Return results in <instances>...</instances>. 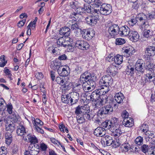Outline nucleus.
<instances>
[{
  "label": "nucleus",
  "mask_w": 155,
  "mask_h": 155,
  "mask_svg": "<svg viewBox=\"0 0 155 155\" xmlns=\"http://www.w3.org/2000/svg\"><path fill=\"white\" fill-rule=\"evenodd\" d=\"M86 99L92 101H96L95 108H97L100 107L101 106L105 104L107 101V96L101 95V91L99 89L94 91L91 95L87 96Z\"/></svg>",
  "instance_id": "obj_1"
},
{
  "label": "nucleus",
  "mask_w": 155,
  "mask_h": 155,
  "mask_svg": "<svg viewBox=\"0 0 155 155\" xmlns=\"http://www.w3.org/2000/svg\"><path fill=\"white\" fill-rule=\"evenodd\" d=\"M70 40L69 37H60L57 41V45L58 47H68L69 51H73L74 50V47L71 44L69 41Z\"/></svg>",
  "instance_id": "obj_2"
},
{
  "label": "nucleus",
  "mask_w": 155,
  "mask_h": 155,
  "mask_svg": "<svg viewBox=\"0 0 155 155\" xmlns=\"http://www.w3.org/2000/svg\"><path fill=\"white\" fill-rule=\"evenodd\" d=\"M99 11L97 9H94V11L92 13L91 15L88 16L85 18L86 23L88 25L94 26L96 25L99 19Z\"/></svg>",
  "instance_id": "obj_3"
},
{
  "label": "nucleus",
  "mask_w": 155,
  "mask_h": 155,
  "mask_svg": "<svg viewBox=\"0 0 155 155\" xmlns=\"http://www.w3.org/2000/svg\"><path fill=\"white\" fill-rule=\"evenodd\" d=\"M137 19L138 23L142 29H147L149 27V25L147 21V16L143 13L137 15L136 17Z\"/></svg>",
  "instance_id": "obj_4"
},
{
  "label": "nucleus",
  "mask_w": 155,
  "mask_h": 155,
  "mask_svg": "<svg viewBox=\"0 0 155 155\" xmlns=\"http://www.w3.org/2000/svg\"><path fill=\"white\" fill-rule=\"evenodd\" d=\"M96 79V76L94 73H91L86 71L83 73L80 76V81L81 83L87 82V81H94Z\"/></svg>",
  "instance_id": "obj_5"
},
{
  "label": "nucleus",
  "mask_w": 155,
  "mask_h": 155,
  "mask_svg": "<svg viewBox=\"0 0 155 155\" xmlns=\"http://www.w3.org/2000/svg\"><path fill=\"white\" fill-rule=\"evenodd\" d=\"M113 83L111 77L110 76H103L100 80L99 83L100 86H108L110 87Z\"/></svg>",
  "instance_id": "obj_6"
},
{
  "label": "nucleus",
  "mask_w": 155,
  "mask_h": 155,
  "mask_svg": "<svg viewBox=\"0 0 155 155\" xmlns=\"http://www.w3.org/2000/svg\"><path fill=\"white\" fill-rule=\"evenodd\" d=\"M111 7L110 4H103L102 5L99 11V14L103 15H108L112 12Z\"/></svg>",
  "instance_id": "obj_7"
},
{
  "label": "nucleus",
  "mask_w": 155,
  "mask_h": 155,
  "mask_svg": "<svg viewBox=\"0 0 155 155\" xmlns=\"http://www.w3.org/2000/svg\"><path fill=\"white\" fill-rule=\"evenodd\" d=\"M83 83V89L86 92L93 90L96 86V83L94 81H87Z\"/></svg>",
  "instance_id": "obj_8"
},
{
  "label": "nucleus",
  "mask_w": 155,
  "mask_h": 155,
  "mask_svg": "<svg viewBox=\"0 0 155 155\" xmlns=\"http://www.w3.org/2000/svg\"><path fill=\"white\" fill-rule=\"evenodd\" d=\"M113 111L112 106L110 105H108L101 108L99 110L98 114L100 115L110 114Z\"/></svg>",
  "instance_id": "obj_9"
},
{
  "label": "nucleus",
  "mask_w": 155,
  "mask_h": 155,
  "mask_svg": "<svg viewBox=\"0 0 155 155\" xmlns=\"http://www.w3.org/2000/svg\"><path fill=\"white\" fill-rule=\"evenodd\" d=\"M75 45L76 47L82 50H86L89 46L87 42L82 40H77L75 42Z\"/></svg>",
  "instance_id": "obj_10"
},
{
  "label": "nucleus",
  "mask_w": 155,
  "mask_h": 155,
  "mask_svg": "<svg viewBox=\"0 0 155 155\" xmlns=\"http://www.w3.org/2000/svg\"><path fill=\"white\" fill-rule=\"evenodd\" d=\"M76 9V13L73 12L71 13V17L73 18V20L74 21H79V19H78V17H79V16H80V15L81 13H83L84 12V8L81 7H78L77 6Z\"/></svg>",
  "instance_id": "obj_11"
},
{
  "label": "nucleus",
  "mask_w": 155,
  "mask_h": 155,
  "mask_svg": "<svg viewBox=\"0 0 155 155\" xmlns=\"http://www.w3.org/2000/svg\"><path fill=\"white\" fill-rule=\"evenodd\" d=\"M94 31L93 30L91 31L88 29H84L81 32L83 37L85 39L89 40L91 39L94 36Z\"/></svg>",
  "instance_id": "obj_12"
},
{
  "label": "nucleus",
  "mask_w": 155,
  "mask_h": 155,
  "mask_svg": "<svg viewBox=\"0 0 155 155\" xmlns=\"http://www.w3.org/2000/svg\"><path fill=\"white\" fill-rule=\"evenodd\" d=\"M5 123L6 130L12 133L15 129V125L11 120L5 119L4 121Z\"/></svg>",
  "instance_id": "obj_13"
},
{
  "label": "nucleus",
  "mask_w": 155,
  "mask_h": 155,
  "mask_svg": "<svg viewBox=\"0 0 155 155\" xmlns=\"http://www.w3.org/2000/svg\"><path fill=\"white\" fill-rule=\"evenodd\" d=\"M119 29V27L117 25H114L109 27L108 32L110 35L113 38L117 35Z\"/></svg>",
  "instance_id": "obj_14"
},
{
  "label": "nucleus",
  "mask_w": 155,
  "mask_h": 155,
  "mask_svg": "<svg viewBox=\"0 0 155 155\" xmlns=\"http://www.w3.org/2000/svg\"><path fill=\"white\" fill-rule=\"evenodd\" d=\"M129 38L130 40L133 42H137L139 38V35L137 31L130 30L128 35Z\"/></svg>",
  "instance_id": "obj_15"
},
{
  "label": "nucleus",
  "mask_w": 155,
  "mask_h": 155,
  "mask_svg": "<svg viewBox=\"0 0 155 155\" xmlns=\"http://www.w3.org/2000/svg\"><path fill=\"white\" fill-rule=\"evenodd\" d=\"M144 66L143 60L139 59L135 64V70L138 71L143 73L145 70Z\"/></svg>",
  "instance_id": "obj_16"
},
{
  "label": "nucleus",
  "mask_w": 155,
  "mask_h": 155,
  "mask_svg": "<svg viewBox=\"0 0 155 155\" xmlns=\"http://www.w3.org/2000/svg\"><path fill=\"white\" fill-rule=\"evenodd\" d=\"M70 104L71 105L77 103L79 99V96L78 93L76 92H73L70 93Z\"/></svg>",
  "instance_id": "obj_17"
},
{
  "label": "nucleus",
  "mask_w": 155,
  "mask_h": 155,
  "mask_svg": "<svg viewBox=\"0 0 155 155\" xmlns=\"http://www.w3.org/2000/svg\"><path fill=\"white\" fill-rule=\"evenodd\" d=\"M110 130L112 132V135L115 137L119 136L122 133L120 125L113 126Z\"/></svg>",
  "instance_id": "obj_18"
},
{
  "label": "nucleus",
  "mask_w": 155,
  "mask_h": 155,
  "mask_svg": "<svg viewBox=\"0 0 155 155\" xmlns=\"http://www.w3.org/2000/svg\"><path fill=\"white\" fill-rule=\"evenodd\" d=\"M130 31L127 26H124L119 28L118 33L121 36H125L129 35Z\"/></svg>",
  "instance_id": "obj_19"
},
{
  "label": "nucleus",
  "mask_w": 155,
  "mask_h": 155,
  "mask_svg": "<svg viewBox=\"0 0 155 155\" xmlns=\"http://www.w3.org/2000/svg\"><path fill=\"white\" fill-rule=\"evenodd\" d=\"M134 50L132 46L129 45L124 47L122 48L123 53L124 54H126L127 56L132 55Z\"/></svg>",
  "instance_id": "obj_20"
},
{
  "label": "nucleus",
  "mask_w": 155,
  "mask_h": 155,
  "mask_svg": "<svg viewBox=\"0 0 155 155\" xmlns=\"http://www.w3.org/2000/svg\"><path fill=\"white\" fill-rule=\"evenodd\" d=\"M23 138L25 140L31 143H35L38 141L37 139L35 136L30 134H27L25 137L24 136Z\"/></svg>",
  "instance_id": "obj_21"
},
{
  "label": "nucleus",
  "mask_w": 155,
  "mask_h": 155,
  "mask_svg": "<svg viewBox=\"0 0 155 155\" xmlns=\"http://www.w3.org/2000/svg\"><path fill=\"white\" fill-rule=\"evenodd\" d=\"M94 133L97 137H102L105 134L106 130L105 128L99 127L95 130Z\"/></svg>",
  "instance_id": "obj_22"
},
{
  "label": "nucleus",
  "mask_w": 155,
  "mask_h": 155,
  "mask_svg": "<svg viewBox=\"0 0 155 155\" xmlns=\"http://www.w3.org/2000/svg\"><path fill=\"white\" fill-rule=\"evenodd\" d=\"M106 71L110 75L114 76L117 73V69L115 66L111 65L107 68Z\"/></svg>",
  "instance_id": "obj_23"
},
{
  "label": "nucleus",
  "mask_w": 155,
  "mask_h": 155,
  "mask_svg": "<svg viewBox=\"0 0 155 155\" xmlns=\"http://www.w3.org/2000/svg\"><path fill=\"white\" fill-rule=\"evenodd\" d=\"M87 109V108L83 106H78L76 108L75 111V113L77 115V120L80 119L81 118V117H80V116L78 117V115L80 114L83 115Z\"/></svg>",
  "instance_id": "obj_24"
},
{
  "label": "nucleus",
  "mask_w": 155,
  "mask_h": 155,
  "mask_svg": "<svg viewBox=\"0 0 155 155\" xmlns=\"http://www.w3.org/2000/svg\"><path fill=\"white\" fill-rule=\"evenodd\" d=\"M145 82H150L151 81V80L155 77V74L153 71L151 70H149L145 75Z\"/></svg>",
  "instance_id": "obj_25"
},
{
  "label": "nucleus",
  "mask_w": 155,
  "mask_h": 155,
  "mask_svg": "<svg viewBox=\"0 0 155 155\" xmlns=\"http://www.w3.org/2000/svg\"><path fill=\"white\" fill-rule=\"evenodd\" d=\"M69 67L68 66H65L64 68H62L61 69H58V72L61 76L62 77L67 76L69 73L68 71Z\"/></svg>",
  "instance_id": "obj_26"
},
{
  "label": "nucleus",
  "mask_w": 155,
  "mask_h": 155,
  "mask_svg": "<svg viewBox=\"0 0 155 155\" xmlns=\"http://www.w3.org/2000/svg\"><path fill=\"white\" fill-rule=\"evenodd\" d=\"M59 32L60 35H64L66 37V36H68L70 34V29L68 27H64L61 28Z\"/></svg>",
  "instance_id": "obj_27"
},
{
  "label": "nucleus",
  "mask_w": 155,
  "mask_h": 155,
  "mask_svg": "<svg viewBox=\"0 0 155 155\" xmlns=\"http://www.w3.org/2000/svg\"><path fill=\"white\" fill-rule=\"evenodd\" d=\"M115 100L118 104L122 103L124 99V96L121 92L116 93L114 96Z\"/></svg>",
  "instance_id": "obj_28"
},
{
  "label": "nucleus",
  "mask_w": 155,
  "mask_h": 155,
  "mask_svg": "<svg viewBox=\"0 0 155 155\" xmlns=\"http://www.w3.org/2000/svg\"><path fill=\"white\" fill-rule=\"evenodd\" d=\"M16 132L18 135L21 136L27 134L25 128L23 125H19L17 127Z\"/></svg>",
  "instance_id": "obj_29"
},
{
  "label": "nucleus",
  "mask_w": 155,
  "mask_h": 155,
  "mask_svg": "<svg viewBox=\"0 0 155 155\" xmlns=\"http://www.w3.org/2000/svg\"><path fill=\"white\" fill-rule=\"evenodd\" d=\"M70 93H65L61 97V101L63 102L66 104L70 103Z\"/></svg>",
  "instance_id": "obj_30"
},
{
  "label": "nucleus",
  "mask_w": 155,
  "mask_h": 155,
  "mask_svg": "<svg viewBox=\"0 0 155 155\" xmlns=\"http://www.w3.org/2000/svg\"><path fill=\"white\" fill-rule=\"evenodd\" d=\"M146 53L149 56H153L155 54V47L148 46L145 51Z\"/></svg>",
  "instance_id": "obj_31"
},
{
  "label": "nucleus",
  "mask_w": 155,
  "mask_h": 155,
  "mask_svg": "<svg viewBox=\"0 0 155 155\" xmlns=\"http://www.w3.org/2000/svg\"><path fill=\"white\" fill-rule=\"evenodd\" d=\"M123 124L126 127H130L133 125V122L132 119H124L123 121Z\"/></svg>",
  "instance_id": "obj_32"
},
{
  "label": "nucleus",
  "mask_w": 155,
  "mask_h": 155,
  "mask_svg": "<svg viewBox=\"0 0 155 155\" xmlns=\"http://www.w3.org/2000/svg\"><path fill=\"white\" fill-rule=\"evenodd\" d=\"M6 143L9 145L12 141V136L11 133L7 132L5 134Z\"/></svg>",
  "instance_id": "obj_33"
},
{
  "label": "nucleus",
  "mask_w": 155,
  "mask_h": 155,
  "mask_svg": "<svg viewBox=\"0 0 155 155\" xmlns=\"http://www.w3.org/2000/svg\"><path fill=\"white\" fill-rule=\"evenodd\" d=\"M121 151L122 152H127L130 150L131 151L132 149L130 145L128 143L122 144L120 147Z\"/></svg>",
  "instance_id": "obj_34"
},
{
  "label": "nucleus",
  "mask_w": 155,
  "mask_h": 155,
  "mask_svg": "<svg viewBox=\"0 0 155 155\" xmlns=\"http://www.w3.org/2000/svg\"><path fill=\"white\" fill-rule=\"evenodd\" d=\"M83 117L85 120H90L93 118V115L90 112L89 110L87 108L83 114Z\"/></svg>",
  "instance_id": "obj_35"
},
{
  "label": "nucleus",
  "mask_w": 155,
  "mask_h": 155,
  "mask_svg": "<svg viewBox=\"0 0 155 155\" xmlns=\"http://www.w3.org/2000/svg\"><path fill=\"white\" fill-rule=\"evenodd\" d=\"M123 57L122 55L117 54L116 56L114 59V62L117 65L121 64L123 62Z\"/></svg>",
  "instance_id": "obj_36"
},
{
  "label": "nucleus",
  "mask_w": 155,
  "mask_h": 155,
  "mask_svg": "<svg viewBox=\"0 0 155 155\" xmlns=\"http://www.w3.org/2000/svg\"><path fill=\"white\" fill-rule=\"evenodd\" d=\"M74 21H76L73 20V18H72V20H70L68 22L69 24L71 25V29H73V30H81V29L79 28L78 23L76 22L75 23H74V24H72L73 23V22Z\"/></svg>",
  "instance_id": "obj_37"
},
{
  "label": "nucleus",
  "mask_w": 155,
  "mask_h": 155,
  "mask_svg": "<svg viewBox=\"0 0 155 155\" xmlns=\"http://www.w3.org/2000/svg\"><path fill=\"white\" fill-rule=\"evenodd\" d=\"M110 87L108 86H101L100 89H99L101 91V95H105L110 89Z\"/></svg>",
  "instance_id": "obj_38"
},
{
  "label": "nucleus",
  "mask_w": 155,
  "mask_h": 155,
  "mask_svg": "<svg viewBox=\"0 0 155 155\" xmlns=\"http://www.w3.org/2000/svg\"><path fill=\"white\" fill-rule=\"evenodd\" d=\"M140 130H142V132L144 133L145 135L148 136L150 132L148 130V126L146 124H143L140 128Z\"/></svg>",
  "instance_id": "obj_39"
},
{
  "label": "nucleus",
  "mask_w": 155,
  "mask_h": 155,
  "mask_svg": "<svg viewBox=\"0 0 155 155\" xmlns=\"http://www.w3.org/2000/svg\"><path fill=\"white\" fill-rule=\"evenodd\" d=\"M106 145L107 146L111 145L113 142L112 138L111 137L106 135L104 137Z\"/></svg>",
  "instance_id": "obj_40"
},
{
  "label": "nucleus",
  "mask_w": 155,
  "mask_h": 155,
  "mask_svg": "<svg viewBox=\"0 0 155 155\" xmlns=\"http://www.w3.org/2000/svg\"><path fill=\"white\" fill-rule=\"evenodd\" d=\"M126 71L127 74L132 76L134 74V68L131 65H128L127 66Z\"/></svg>",
  "instance_id": "obj_41"
},
{
  "label": "nucleus",
  "mask_w": 155,
  "mask_h": 155,
  "mask_svg": "<svg viewBox=\"0 0 155 155\" xmlns=\"http://www.w3.org/2000/svg\"><path fill=\"white\" fill-rule=\"evenodd\" d=\"M153 31L149 29H145L144 31L143 36L147 38H150L152 34Z\"/></svg>",
  "instance_id": "obj_42"
},
{
  "label": "nucleus",
  "mask_w": 155,
  "mask_h": 155,
  "mask_svg": "<svg viewBox=\"0 0 155 155\" xmlns=\"http://www.w3.org/2000/svg\"><path fill=\"white\" fill-rule=\"evenodd\" d=\"M6 107V104L5 101L3 99L0 98V110H4Z\"/></svg>",
  "instance_id": "obj_43"
},
{
  "label": "nucleus",
  "mask_w": 155,
  "mask_h": 155,
  "mask_svg": "<svg viewBox=\"0 0 155 155\" xmlns=\"http://www.w3.org/2000/svg\"><path fill=\"white\" fill-rule=\"evenodd\" d=\"M110 123H111L113 127L116 126V125H120L119 124V121L118 119L115 117H113L110 120Z\"/></svg>",
  "instance_id": "obj_44"
},
{
  "label": "nucleus",
  "mask_w": 155,
  "mask_h": 155,
  "mask_svg": "<svg viewBox=\"0 0 155 155\" xmlns=\"http://www.w3.org/2000/svg\"><path fill=\"white\" fill-rule=\"evenodd\" d=\"M153 147L149 149L148 155H155V140L153 143Z\"/></svg>",
  "instance_id": "obj_45"
},
{
  "label": "nucleus",
  "mask_w": 155,
  "mask_h": 155,
  "mask_svg": "<svg viewBox=\"0 0 155 155\" xmlns=\"http://www.w3.org/2000/svg\"><path fill=\"white\" fill-rule=\"evenodd\" d=\"M34 123H33V124L35 127H36V126H38V125L41 126L43 125V122L39 119L36 118L35 119L34 118Z\"/></svg>",
  "instance_id": "obj_46"
},
{
  "label": "nucleus",
  "mask_w": 155,
  "mask_h": 155,
  "mask_svg": "<svg viewBox=\"0 0 155 155\" xmlns=\"http://www.w3.org/2000/svg\"><path fill=\"white\" fill-rule=\"evenodd\" d=\"M126 41L125 39L121 38H117L116 39L115 44L117 45H121L125 43Z\"/></svg>",
  "instance_id": "obj_47"
},
{
  "label": "nucleus",
  "mask_w": 155,
  "mask_h": 155,
  "mask_svg": "<svg viewBox=\"0 0 155 155\" xmlns=\"http://www.w3.org/2000/svg\"><path fill=\"white\" fill-rule=\"evenodd\" d=\"M0 60L1 61L0 63V67H4L7 63V61L5 59V56L4 55H1L0 57Z\"/></svg>",
  "instance_id": "obj_48"
},
{
  "label": "nucleus",
  "mask_w": 155,
  "mask_h": 155,
  "mask_svg": "<svg viewBox=\"0 0 155 155\" xmlns=\"http://www.w3.org/2000/svg\"><path fill=\"white\" fill-rule=\"evenodd\" d=\"M10 116V117L11 120L14 122H16L18 120V115L16 113H14L12 114Z\"/></svg>",
  "instance_id": "obj_49"
},
{
  "label": "nucleus",
  "mask_w": 155,
  "mask_h": 155,
  "mask_svg": "<svg viewBox=\"0 0 155 155\" xmlns=\"http://www.w3.org/2000/svg\"><path fill=\"white\" fill-rule=\"evenodd\" d=\"M64 78L63 77H57L56 79V81L58 84L62 85L65 83Z\"/></svg>",
  "instance_id": "obj_50"
},
{
  "label": "nucleus",
  "mask_w": 155,
  "mask_h": 155,
  "mask_svg": "<svg viewBox=\"0 0 155 155\" xmlns=\"http://www.w3.org/2000/svg\"><path fill=\"white\" fill-rule=\"evenodd\" d=\"M103 127L110 130H111V129H112V127H113L112 124H111V123H110V120L107 121H106L104 122V123Z\"/></svg>",
  "instance_id": "obj_51"
},
{
  "label": "nucleus",
  "mask_w": 155,
  "mask_h": 155,
  "mask_svg": "<svg viewBox=\"0 0 155 155\" xmlns=\"http://www.w3.org/2000/svg\"><path fill=\"white\" fill-rule=\"evenodd\" d=\"M31 155H37L39 152L38 149L36 148L35 147H33L31 149H30Z\"/></svg>",
  "instance_id": "obj_52"
},
{
  "label": "nucleus",
  "mask_w": 155,
  "mask_h": 155,
  "mask_svg": "<svg viewBox=\"0 0 155 155\" xmlns=\"http://www.w3.org/2000/svg\"><path fill=\"white\" fill-rule=\"evenodd\" d=\"M62 66H61V64L60 62L55 61L54 62L53 68L54 70H56L58 69H61Z\"/></svg>",
  "instance_id": "obj_53"
},
{
  "label": "nucleus",
  "mask_w": 155,
  "mask_h": 155,
  "mask_svg": "<svg viewBox=\"0 0 155 155\" xmlns=\"http://www.w3.org/2000/svg\"><path fill=\"white\" fill-rule=\"evenodd\" d=\"M135 143L138 145H140L143 143V138L141 137H138L135 140Z\"/></svg>",
  "instance_id": "obj_54"
},
{
  "label": "nucleus",
  "mask_w": 155,
  "mask_h": 155,
  "mask_svg": "<svg viewBox=\"0 0 155 155\" xmlns=\"http://www.w3.org/2000/svg\"><path fill=\"white\" fill-rule=\"evenodd\" d=\"M148 146L146 144L143 145L141 147V151L145 153H146L147 152H148Z\"/></svg>",
  "instance_id": "obj_55"
},
{
  "label": "nucleus",
  "mask_w": 155,
  "mask_h": 155,
  "mask_svg": "<svg viewBox=\"0 0 155 155\" xmlns=\"http://www.w3.org/2000/svg\"><path fill=\"white\" fill-rule=\"evenodd\" d=\"M6 107H7V111L8 113L10 114H12L13 107L11 103H9L7 106L6 105Z\"/></svg>",
  "instance_id": "obj_56"
},
{
  "label": "nucleus",
  "mask_w": 155,
  "mask_h": 155,
  "mask_svg": "<svg viewBox=\"0 0 155 155\" xmlns=\"http://www.w3.org/2000/svg\"><path fill=\"white\" fill-rule=\"evenodd\" d=\"M138 22L137 19L136 18H134L131 19L128 21V23L130 26H132Z\"/></svg>",
  "instance_id": "obj_57"
},
{
  "label": "nucleus",
  "mask_w": 155,
  "mask_h": 155,
  "mask_svg": "<svg viewBox=\"0 0 155 155\" xmlns=\"http://www.w3.org/2000/svg\"><path fill=\"white\" fill-rule=\"evenodd\" d=\"M91 6L89 5H87L86 6H85V5L84 7V8L85 10L84 13L87 12V13H89L91 12H93L94 11V10L93 11H91Z\"/></svg>",
  "instance_id": "obj_58"
},
{
  "label": "nucleus",
  "mask_w": 155,
  "mask_h": 155,
  "mask_svg": "<svg viewBox=\"0 0 155 155\" xmlns=\"http://www.w3.org/2000/svg\"><path fill=\"white\" fill-rule=\"evenodd\" d=\"M6 148L5 147H2L0 148V155H6Z\"/></svg>",
  "instance_id": "obj_59"
},
{
  "label": "nucleus",
  "mask_w": 155,
  "mask_h": 155,
  "mask_svg": "<svg viewBox=\"0 0 155 155\" xmlns=\"http://www.w3.org/2000/svg\"><path fill=\"white\" fill-rule=\"evenodd\" d=\"M115 56L113 54H110L106 58V60L109 62L111 61L114 59Z\"/></svg>",
  "instance_id": "obj_60"
},
{
  "label": "nucleus",
  "mask_w": 155,
  "mask_h": 155,
  "mask_svg": "<svg viewBox=\"0 0 155 155\" xmlns=\"http://www.w3.org/2000/svg\"><path fill=\"white\" fill-rule=\"evenodd\" d=\"M129 114L126 111H124L122 113V116L123 118L124 119H128L129 118H128Z\"/></svg>",
  "instance_id": "obj_61"
},
{
  "label": "nucleus",
  "mask_w": 155,
  "mask_h": 155,
  "mask_svg": "<svg viewBox=\"0 0 155 155\" xmlns=\"http://www.w3.org/2000/svg\"><path fill=\"white\" fill-rule=\"evenodd\" d=\"M152 64H151L150 61H147L145 64V68L147 70H149L150 69H151L152 67Z\"/></svg>",
  "instance_id": "obj_62"
},
{
  "label": "nucleus",
  "mask_w": 155,
  "mask_h": 155,
  "mask_svg": "<svg viewBox=\"0 0 155 155\" xmlns=\"http://www.w3.org/2000/svg\"><path fill=\"white\" fill-rule=\"evenodd\" d=\"M77 2H72L70 3V5L72 8L76 9L77 6Z\"/></svg>",
  "instance_id": "obj_63"
},
{
  "label": "nucleus",
  "mask_w": 155,
  "mask_h": 155,
  "mask_svg": "<svg viewBox=\"0 0 155 155\" xmlns=\"http://www.w3.org/2000/svg\"><path fill=\"white\" fill-rule=\"evenodd\" d=\"M35 76L36 78L38 80H40L43 78V75L41 72H37L35 74Z\"/></svg>",
  "instance_id": "obj_64"
}]
</instances>
